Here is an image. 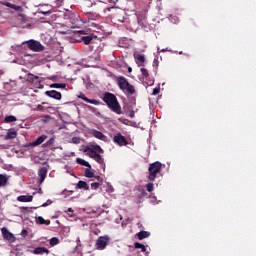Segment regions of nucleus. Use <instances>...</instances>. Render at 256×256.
<instances>
[{
  "label": "nucleus",
  "mask_w": 256,
  "mask_h": 256,
  "mask_svg": "<svg viewBox=\"0 0 256 256\" xmlns=\"http://www.w3.org/2000/svg\"><path fill=\"white\" fill-rule=\"evenodd\" d=\"M133 71V68L129 67L128 68V73H131Z\"/></svg>",
  "instance_id": "3c124183"
},
{
  "label": "nucleus",
  "mask_w": 256,
  "mask_h": 256,
  "mask_svg": "<svg viewBox=\"0 0 256 256\" xmlns=\"http://www.w3.org/2000/svg\"><path fill=\"white\" fill-rule=\"evenodd\" d=\"M159 91H160L159 88H154L153 95H159Z\"/></svg>",
  "instance_id": "c03bdc74"
},
{
  "label": "nucleus",
  "mask_w": 256,
  "mask_h": 256,
  "mask_svg": "<svg viewBox=\"0 0 256 256\" xmlns=\"http://www.w3.org/2000/svg\"><path fill=\"white\" fill-rule=\"evenodd\" d=\"M46 206H47V204H44V205H43V207H46Z\"/></svg>",
  "instance_id": "4d7b16f0"
},
{
  "label": "nucleus",
  "mask_w": 256,
  "mask_h": 256,
  "mask_svg": "<svg viewBox=\"0 0 256 256\" xmlns=\"http://www.w3.org/2000/svg\"><path fill=\"white\" fill-rule=\"evenodd\" d=\"M17 201L20 203H31L33 201V196L31 195H20L17 197Z\"/></svg>",
  "instance_id": "9b49d317"
},
{
  "label": "nucleus",
  "mask_w": 256,
  "mask_h": 256,
  "mask_svg": "<svg viewBox=\"0 0 256 256\" xmlns=\"http://www.w3.org/2000/svg\"><path fill=\"white\" fill-rule=\"evenodd\" d=\"M76 243H77V245H76L75 249H76V251H77V249H79V247H82L81 238L78 237V238L76 239Z\"/></svg>",
  "instance_id": "79ce46f5"
},
{
  "label": "nucleus",
  "mask_w": 256,
  "mask_h": 256,
  "mask_svg": "<svg viewBox=\"0 0 256 256\" xmlns=\"http://www.w3.org/2000/svg\"><path fill=\"white\" fill-rule=\"evenodd\" d=\"M35 79H39V76H35L32 73H28L27 74V79L26 81H28V83H35Z\"/></svg>",
  "instance_id": "7c9ffc66"
},
{
  "label": "nucleus",
  "mask_w": 256,
  "mask_h": 256,
  "mask_svg": "<svg viewBox=\"0 0 256 256\" xmlns=\"http://www.w3.org/2000/svg\"><path fill=\"white\" fill-rule=\"evenodd\" d=\"M36 223L38 225H51V220H45L43 216H38L36 218Z\"/></svg>",
  "instance_id": "5701e85b"
},
{
  "label": "nucleus",
  "mask_w": 256,
  "mask_h": 256,
  "mask_svg": "<svg viewBox=\"0 0 256 256\" xmlns=\"http://www.w3.org/2000/svg\"><path fill=\"white\" fill-rule=\"evenodd\" d=\"M87 17H88V19H89L90 21H95V20H97V14H95V13L89 12V13H87Z\"/></svg>",
  "instance_id": "c9c22d12"
},
{
  "label": "nucleus",
  "mask_w": 256,
  "mask_h": 256,
  "mask_svg": "<svg viewBox=\"0 0 256 256\" xmlns=\"http://www.w3.org/2000/svg\"><path fill=\"white\" fill-rule=\"evenodd\" d=\"M76 163H78V165H83L84 167H88L89 169H91V164H89V162L85 161L83 158H76Z\"/></svg>",
  "instance_id": "cd10ccee"
},
{
  "label": "nucleus",
  "mask_w": 256,
  "mask_h": 256,
  "mask_svg": "<svg viewBox=\"0 0 256 256\" xmlns=\"http://www.w3.org/2000/svg\"><path fill=\"white\" fill-rule=\"evenodd\" d=\"M0 4L4 5V7H9L10 9H14V11H23V8L21 6L11 4V2H0Z\"/></svg>",
  "instance_id": "2eb2a0df"
},
{
  "label": "nucleus",
  "mask_w": 256,
  "mask_h": 256,
  "mask_svg": "<svg viewBox=\"0 0 256 256\" xmlns=\"http://www.w3.org/2000/svg\"><path fill=\"white\" fill-rule=\"evenodd\" d=\"M27 47L28 49H30V51H35V52L43 51L45 49V47L42 46L40 42L37 40H29L27 42Z\"/></svg>",
  "instance_id": "20e7f679"
},
{
  "label": "nucleus",
  "mask_w": 256,
  "mask_h": 256,
  "mask_svg": "<svg viewBox=\"0 0 256 256\" xmlns=\"http://www.w3.org/2000/svg\"><path fill=\"white\" fill-rule=\"evenodd\" d=\"M47 139V135H41L38 137L34 142H31L29 145L30 147H37L38 145H41Z\"/></svg>",
  "instance_id": "4468645a"
},
{
  "label": "nucleus",
  "mask_w": 256,
  "mask_h": 256,
  "mask_svg": "<svg viewBox=\"0 0 256 256\" xmlns=\"http://www.w3.org/2000/svg\"><path fill=\"white\" fill-rule=\"evenodd\" d=\"M79 99H82V101H85L86 103H90L91 105H101V101H98L96 99H89L85 94L81 93L78 96Z\"/></svg>",
  "instance_id": "1a4fd4ad"
},
{
  "label": "nucleus",
  "mask_w": 256,
  "mask_h": 256,
  "mask_svg": "<svg viewBox=\"0 0 256 256\" xmlns=\"http://www.w3.org/2000/svg\"><path fill=\"white\" fill-rule=\"evenodd\" d=\"M140 71H141V74L143 75V77H145V79H147V77H149V72L147 71V69L141 68Z\"/></svg>",
  "instance_id": "4c0bfd02"
},
{
  "label": "nucleus",
  "mask_w": 256,
  "mask_h": 256,
  "mask_svg": "<svg viewBox=\"0 0 256 256\" xmlns=\"http://www.w3.org/2000/svg\"><path fill=\"white\" fill-rule=\"evenodd\" d=\"M162 167H163V164H161V162L159 161H156L150 164L148 168V171H149L148 180L151 182L155 181V179H157V175L161 173Z\"/></svg>",
  "instance_id": "7ed1b4c3"
},
{
  "label": "nucleus",
  "mask_w": 256,
  "mask_h": 256,
  "mask_svg": "<svg viewBox=\"0 0 256 256\" xmlns=\"http://www.w3.org/2000/svg\"><path fill=\"white\" fill-rule=\"evenodd\" d=\"M93 39H97V37H95L93 34L81 37V41L82 43H84V45L91 44V41H93Z\"/></svg>",
  "instance_id": "f3484780"
},
{
  "label": "nucleus",
  "mask_w": 256,
  "mask_h": 256,
  "mask_svg": "<svg viewBox=\"0 0 256 256\" xmlns=\"http://www.w3.org/2000/svg\"><path fill=\"white\" fill-rule=\"evenodd\" d=\"M44 107H43V105H41V104H39L37 107H36V110L37 111H44Z\"/></svg>",
  "instance_id": "37998d69"
},
{
  "label": "nucleus",
  "mask_w": 256,
  "mask_h": 256,
  "mask_svg": "<svg viewBox=\"0 0 256 256\" xmlns=\"http://www.w3.org/2000/svg\"><path fill=\"white\" fill-rule=\"evenodd\" d=\"M17 121V117L10 115V116H6L4 119V123H13Z\"/></svg>",
  "instance_id": "2f4dec72"
},
{
  "label": "nucleus",
  "mask_w": 256,
  "mask_h": 256,
  "mask_svg": "<svg viewBox=\"0 0 256 256\" xmlns=\"http://www.w3.org/2000/svg\"><path fill=\"white\" fill-rule=\"evenodd\" d=\"M72 143H74L75 145H79V143H81V139L79 137H73Z\"/></svg>",
  "instance_id": "a19ab883"
},
{
  "label": "nucleus",
  "mask_w": 256,
  "mask_h": 256,
  "mask_svg": "<svg viewBox=\"0 0 256 256\" xmlns=\"http://www.w3.org/2000/svg\"><path fill=\"white\" fill-rule=\"evenodd\" d=\"M137 21H138V24H140L141 26L143 25V23H141V18L137 17Z\"/></svg>",
  "instance_id": "49530a36"
},
{
  "label": "nucleus",
  "mask_w": 256,
  "mask_h": 256,
  "mask_svg": "<svg viewBox=\"0 0 256 256\" xmlns=\"http://www.w3.org/2000/svg\"><path fill=\"white\" fill-rule=\"evenodd\" d=\"M84 151L91 159H95L99 155V153H97L95 150H93V148L90 147H86Z\"/></svg>",
  "instance_id": "a211bd4d"
},
{
  "label": "nucleus",
  "mask_w": 256,
  "mask_h": 256,
  "mask_svg": "<svg viewBox=\"0 0 256 256\" xmlns=\"http://www.w3.org/2000/svg\"><path fill=\"white\" fill-rule=\"evenodd\" d=\"M113 141L120 147H125V145H129V142H127V138H125V136H123L121 133L116 134L113 137Z\"/></svg>",
  "instance_id": "423d86ee"
},
{
  "label": "nucleus",
  "mask_w": 256,
  "mask_h": 256,
  "mask_svg": "<svg viewBox=\"0 0 256 256\" xmlns=\"http://www.w3.org/2000/svg\"><path fill=\"white\" fill-rule=\"evenodd\" d=\"M51 89H67V84L65 83H53L50 85Z\"/></svg>",
  "instance_id": "a878e982"
},
{
  "label": "nucleus",
  "mask_w": 256,
  "mask_h": 256,
  "mask_svg": "<svg viewBox=\"0 0 256 256\" xmlns=\"http://www.w3.org/2000/svg\"><path fill=\"white\" fill-rule=\"evenodd\" d=\"M111 9H113V8H107V11H111Z\"/></svg>",
  "instance_id": "864d4df0"
},
{
  "label": "nucleus",
  "mask_w": 256,
  "mask_h": 256,
  "mask_svg": "<svg viewBox=\"0 0 256 256\" xmlns=\"http://www.w3.org/2000/svg\"><path fill=\"white\" fill-rule=\"evenodd\" d=\"M55 143V137L50 138L46 143L43 144V147H49Z\"/></svg>",
  "instance_id": "e433bc0d"
},
{
  "label": "nucleus",
  "mask_w": 256,
  "mask_h": 256,
  "mask_svg": "<svg viewBox=\"0 0 256 256\" xmlns=\"http://www.w3.org/2000/svg\"><path fill=\"white\" fill-rule=\"evenodd\" d=\"M139 191H140L139 199H143V197L147 195V192H145V189L143 188H140Z\"/></svg>",
  "instance_id": "ea45409f"
},
{
  "label": "nucleus",
  "mask_w": 256,
  "mask_h": 256,
  "mask_svg": "<svg viewBox=\"0 0 256 256\" xmlns=\"http://www.w3.org/2000/svg\"><path fill=\"white\" fill-rule=\"evenodd\" d=\"M102 101H104L113 113H116V115H121L123 113L121 111V104H119V100L117 99V96L111 92H105L102 97Z\"/></svg>",
  "instance_id": "f257e3e1"
},
{
  "label": "nucleus",
  "mask_w": 256,
  "mask_h": 256,
  "mask_svg": "<svg viewBox=\"0 0 256 256\" xmlns=\"http://www.w3.org/2000/svg\"><path fill=\"white\" fill-rule=\"evenodd\" d=\"M15 137H17V131L15 130H9L7 133H6V136H5V140L6 141H9V139H15Z\"/></svg>",
  "instance_id": "b1692460"
},
{
  "label": "nucleus",
  "mask_w": 256,
  "mask_h": 256,
  "mask_svg": "<svg viewBox=\"0 0 256 256\" xmlns=\"http://www.w3.org/2000/svg\"><path fill=\"white\" fill-rule=\"evenodd\" d=\"M20 209H21V211H23V210L25 211V210H27V207H21Z\"/></svg>",
  "instance_id": "603ef678"
},
{
  "label": "nucleus",
  "mask_w": 256,
  "mask_h": 256,
  "mask_svg": "<svg viewBox=\"0 0 256 256\" xmlns=\"http://www.w3.org/2000/svg\"><path fill=\"white\" fill-rule=\"evenodd\" d=\"M154 189H155V186L153 185V183L146 184V191H148V193H153Z\"/></svg>",
  "instance_id": "f704fd0d"
},
{
  "label": "nucleus",
  "mask_w": 256,
  "mask_h": 256,
  "mask_svg": "<svg viewBox=\"0 0 256 256\" xmlns=\"http://www.w3.org/2000/svg\"><path fill=\"white\" fill-rule=\"evenodd\" d=\"M45 95H47V97H51L52 99H56V101H61L63 97L61 92H57V90H48L45 92Z\"/></svg>",
  "instance_id": "6e6552de"
},
{
  "label": "nucleus",
  "mask_w": 256,
  "mask_h": 256,
  "mask_svg": "<svg viewBox=\"0 0 256 256\" xmlns=\"http://www.w3.org/2000/svg\"><path fill=\"white\" fill-rule=\"evenodd\" d=\"M115 19L116 21H118V23H125V21H127V17H125V12L121 11L117 13L115 15Z\"/></svg>",
  "instance_id": "6ab92c4d"
},
{
  "label": "nucleus",
  "mask_w": 256,
  "mask_h": 256,
  "mask_svg": "<svg viewBox=\"0 0 256 256\" xmlns=\"http://www.w3.org/2000/svg\"><path fill=\"white\" fill-rule=\"evenodd\" d=\"M0 15H1V11H0Z\"/></svg>",
  "instance_id": "13d9d810"
},
{
  "label": "nucleus",
  "mask_w": 256,
  "mask_h": 256,
  "mask_svg": "<svg viewBox=\"0 0 256 256\" xmlns=\"http://www.w3.org/2000/svg\"><path fill=\"white\" fill-rule=\"evenodd\" d=\"M134 247H135V249H141V253H146L147 252V246H145V245H143L139 242H135Z\"/></svg>",
  "instance_id": "c756f323"
},
{
  "label": "nucleus",
  "mask_w": 256,
  "mask_h": 256,
  "mask_svg": "<svg viewBox=\"0 0 256 256\" xmlns=\"http://www.w3.org/2000/svg\"><path fill=\"white\" fill-rule=\"evenodd\" d=\"M94 161H96V163H99L103 173H105V159L103 158V156H101V154H98L95 158Z\"/></svg>",
  "instance_id": "ddd939ff"
},
{
  "label": "nucleus",
  "mask_w": 256,
  "mask_h": 256,
  "mask_svg": "<svg viewBox=\"0 0 256 256\" xmlns=\"http://www.w3.org/2000/svg\"><path fill=\"white\" fill-rule=\"evenodd\" d=\"M151 236V232H147V231H140L137 233V237L139 239V241H143V239H147V237Z\"/></svg>",
  "instance_id": "412c9836"
},
{
  "label": "nucleus",
  "mask_w": 256,
  "mask_h": 256,
  "mask_svg": "<svg viewBox=\"0 0 256 256\" xmlns=\"http://www.w3.org/2000/svg\"><path fill=\"white\" fill-rule=\"evenodd\" d=\"M116 81L119 89L123 91L125 95H135V86L129 83L127 78H125L124 76H119Z\"/></svg>",
  "instance_id": "f03ea898"
},
{
  "label": "nucleus",
  "mask_w": 256,
  "mask_h": 256,
  "mask_svg": "<svg viewBox=\"0 0 256 256\" xmlns=\"http://www.w3.org/2000/svg\"><path fill=\"white\" fill-rule=\"evenodd\" d=\"M134 59L137 65H143L145 63V56L141 54H134Z\"/></svg>",
  "instance_id": "4be33fe9"
},
{
  "label": "nucleus",
  "mask_w": 256,
  "mask_h": 256,
  "mask_svg": "<svg viewBox=\"0 0 256 256\" xmlns=\"http://www.w3.org/2000/svg\"><path fill=\"white\" fill-rule=\"evenodd\" d=\"M84 175L85 177H87L88 179H92V177H95V170L91 171V168H86L84 170Z\"/></svg>",
  "instance_id": "bb28decb"
},
{
  "label": "nucleus",
  "mask_w": 256,
  "mask_h": 256,
  "mask_svg": "<svg viewBox=\"0 0 256 256\" xmlns=\"http://www.w3.org/2000/svg\"><path fill=\"white\" fill-rule=\"evenodd\" d=\"M42 105H47V102H43Z\"/></svg>",
  "instance_id": "5fc2aeb1"
},
{
  "label": "nucleus",
  "mask_w": 256,
  "mask_h": 256,
  "mask_svg": "<svg viewBox=\"0 0 256 256\" xmlns=\"http://www.w3.org/2000/svg\"><path fill=\"white\" fill-rule=\"evenodd\" d=\"M34 255H43L46 253V255H49V249L45 247H37L33 250Z\"/></svg>",
  "instance_id": "dca6fc26"
},
{
  "label": "nucleus",
  "mask_w": 256,
  "mask_h": 256,
  "mask_svg": "<svg viewBox=\"0 0 256 256\" xmlns=\"http://www.w3.org/2000/svg\"><path fill=\"white\" fill-rule=\"evenodd\" d=\"M129 116L131 117V119H133V117H135V112L134 111L130 112Z\"/></svg>",
  "instance_id": "a18cd8bd"
},
{
  "label": "nucleus",
  "mask_w": 256,
  "mask_h": 256,
  "mask_svg": "<svg viewBox=\"0 0 256 256\" xmlns=\"http://www.w3.org/2000/svg\"><path fill=\"white\" fill-rule=\"evenodd\" d=\"M96 179H98V180H99V179H101V177L97 176V177H96Z\"/></svg>",
  "instance_id": "6e6d98bb"
},
{
  "label": "nucleus",
  "mask_w": 256,
  "mask_h": 256,
  "mask_svg": "<svg viewBox=\"0 0 256 256\" xmlns=\"http://www.w3.org/2000/svg\"><path fill=\"white\" fill-rule=\"evenodd\" d=\"M92 135L96 139H100V141H107V136H105V134H103V132H101V131L93 130Z\"/></svg>",
  "instance_id": "f8f14e48"
},
{
  "label": "nucleus",
  "mask_w": 256,
  "mask_h": 256,
  "mask_svg": "<svg viewBox=\"0 0 256 256\" xmlns=\"http://www.w3.org/2000/svg\"><path fill=\"white\" fill-rule=\"evenodd\" d=\"M64 17H65L66 19H70V21H75V20L78 19L79 15H77V14H75V13H73V12H66L65 15H64Z\"/></svg>",
  "instance_id": "393cba45"
},
{
  "label": "nucleus",
  "mask_w": 256,
  "mask_h": 256,
  "mask_svg": "<svg viewBox=\"0 0 256 256\" xmlns=\"http://www.w3.org/2000/svg\"><path fill=\"white\" fill-rule=\"evenodd\" d=\"M47 167H42L39 169L38 171V177L39 178V183H43V181H45L46 177H47Z\"/></svg>",
  "instance_id": "9d476101"
},
{
  "label": "nucleus",
  "mask_w": 256,
  "mask_h": 256,
  "mask_svg": "<svg viewBox=\"0 0 256 256\" xmlns=\"http://www.w3.org/2000/svg\"><path fill=\"white\" fill-rule=\"evenodd\" d=\"M109 242L108 236H100L96 241V249L103 251L105 247H107V243Z\"/></svg>",
  "instance_id": "39448f33"
},
{
  "label": "nucleus",
  "mask_w": 256,
  "mask_h": 256,
  "mask_svg": "<svg viewBox=\"0 0 256 256\" xmlns=\"http://www.w3.org/2000/svg\"><path fill=\"white\" fill-rule=\"evenodd\" d=\"M43 15H50L51 12L47 11V12H42Z\"/></svg>",
  "instance_id": "09e8293b"
},
{
  "label": "nucleus",
  "mask_w": 256,
  "mask_h": 256,
  "mask_svg": "<svg viewBox=\"0 0 256 256\" xmlns=\"http://www.w3.org/2000/svg\"><path fill=\"white\" fill-rule=\"evenodd\" d=\"M92 149H93V151H95L96 153H105V151L103 150V148H101V146H99V145H94Z\"/></svg>",
  "instance_id": "72a5a7b5"
},
{
  "label": "nucleus",
  "mask_w": 256,
  "mask_h": 256,
  "mask_svg": "<svg viewBox=\"0 0 256 256\" xmlns=\"http://www.w3.org/2000/svg\"><path fill=\"white\" fill-rule=\"evenodd\" d=\"M2 231V235L4 237V239H6V241H9L10 243H15V236L13 235V233L9 232V230H7V228L3 227L1 229Z\"/></svg>",
  "instance_id": "0eeeda50"
},
{
  "label": "nucleus",
  "mask_w": 256,
  "mask_h": 256,
  "mask_svg": "<svg viewBox=\"0 0 256 256\" xmlns=\"http://www.w3.org/2000/svg\"><path fill=\"white\" fill-rule=\"evenodd\" d=\"M76 189H84V191H89V184L83 180H80L76 185Z\"/></svg>",
  "instance_id": "aec40b11"
},
{
  "label": "nucleus",
  "mask_w": 256,
  "mask_h": 256,
  "mask_svg": "<svg viewBox=\"0 0 256 256\" xmlns=\"http://www.w3.org/2000/svg\"><path fill=\"white\" fill-rule=\"evenodd\" d=\"M21 235H27V230H22Z\"/></svg>",
  "instance_id": "de8ad7c7"
},
{
  "label": "nucleus",
  "mask_w": 256,
  "mask_h": 256,
  "mask_svg": "<svg viewBox=\"0 0 256 256\" xmlns=\"http://www.w3.org/2000/svg\"><path fill=\"white\" fill-rule=\"evenodd\" d=\"M67 212L68 213H73V208H68Z\"/></svg>",
  "instance_id": "8fccbe9b"
},
{
  "label": "nucleus",
  "mask_w": 256,
  "mask_h": 256,
  "mask_svg": "<svg viewBox=\"0 0 256 256\" xmlns=\"http://www.w3.org/2000/svg\"><path fill=\"white\" fill-rule=\"evenodd\" d=\"M7 181H9L7 175L0 174V187H5V185H7Z\"/></svg>",
  "instance_id": "c85d7f7f"
},
{
  "label": "nucleus",
  "mask_w": 256,
  "mask_h": 256,
  "mask_svg": "<svg viewBox=\"0 0 256 256\" xmlns=\"http://www.w3.org/2000/svg\"><path fill=\"white\" fill-rule=\"evenodd\" d=\"M99 187H101V183L99 182H94L91 184V189L97 190Z\"/></svg>",
  "instance_id": "58836bf2"
},
{
  "label": "nucleus",
  "mask_w": 256,
  "mask_h": 256,
  "mask_svg": "<svg viewBox=\"0 0 256 256\" xmlns=\"http://www.w3.org/2000/svg\"><path fill=\"white\" fill-rule=\"evenodd\" d=\"M50 245H51V247H55V245H59V238H57V237L51 238Z\"/></svg>",
  "instance_id": "473e14b6"
}]
</instances>
